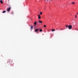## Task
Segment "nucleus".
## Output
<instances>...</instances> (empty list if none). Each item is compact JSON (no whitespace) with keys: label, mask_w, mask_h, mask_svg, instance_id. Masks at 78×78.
<instances>
[{"label":"nucleus","mask_w":78,"mask_h":78,"mask_svg":"<svg viewBox=\"0 0 78 78\" xmlns=\"http://www.w3.org/2000/svg\"><path fill=\"white\" fill-rule=\"evenodd\" d=\"M72 25H70L68 26V29H69V30H72Z\"/></svg>","instance_id":"obj_1"},{"label":"nucleus","mask_w":78,"mask_h":78,"mask_svg":"<svg viewBox=\"0 0 78 78\" xmlns=\"http://www.w3.org/2000/svg\"><path fill=\"white\" fill-rule=\"evenodd\" d=\"M11 9V7H10L8 8L7 9V11H8V12H9V11H10V9Z\"/></svg>","instance_id":"obj_2"},{"label":"nucleus","mask_w":78,"mask_h":78,"mask_svg":"<svg viewBox=\"0 0 78 78\" xmlns=\"http://www.w3.org/2000/svg\"><path fill=\"white\" fill-rule=\"evenodd\" d=\"M38 19H40L41 18V17L40 16V15H38Z\"/></svg>","instance_id":"obj_3"},{"label":"nucleus","mask_w":78,"mask_h":78,"mask_svg":"<svg viewBox=\"0 0 78 78\" xmlns=\"http://www.w3.org/2000/svg\"><path fill=\"white\" fill-rule=\"evenodd\" d=\"M39 30V29H36L35 30V32H37V31H38Z\"/></svg>","instance_id":"obj_4"},{"label":"nucleus","mask_w":78,"mask_h":78,"mask_svg":"<svg viewBox=\"0 0 78 78\" xmlns=\"http://www.w3.org/2000/svg\"><path fill=\"white\" fill-rule=\"evenodd\" d=\"M30 27L31 30H32L33 29V27L32 26H30Z\"/></svg>","instance_id":"obj_5"},{"label":"nucleus","mask_w":78,"mask_h":78,"mask_svg":"<svg viewBox=\"0 0 78 78\" xmlns=\"http://www.w3.org/2000/svg\"><path fill=\"white\" fill-rule=\"evenodd\" d=\"M0 3H1L2 4V3H3V1L2 0H0Z\"/></svg>","instance_id":"obj_6"},{"label":"nucleus","mask_w":78,"mask_h":78,"mask_svg":"<svg viewBox=\"0 0 78 78\" xmlns=\"http://www.w3.org/2000/svg\"><path fill=\"white\" fill-rule=\"evenodd\" d=\"M34 23V25H36V23H37L36 22V21Z\"/></svg>","instance_id":"obj_7"},{"label":"nucleus","mask_w":78,"mask_h":78,"mask_svg":"<svg viewBox=\"0 0 78 78\" xmlns=\"http://www.w3.org/2000/svg\"><path fill=\"white\" fill-rule=\"evenodd\" d=\"M38 22L39 23H42V21H39Z\"/></svg>","instance_id":"obj_8"},{"label":"nucleus","mask_w":78,"mask_h":78,"mask_svg":"<svg viewBox=\"0 0 78 78\" xmlns=\"http://www.w3.org/2000/svg\"><path fill=\"white\" fill-rule=\"evenodd\" d=\"M55 29H52L51 30V31L53 32V31H55Z\"/></svg>","instance_id":"obj_9"},{"label":"nucleus","mask_w":78,"mask_h":78,"mask_svg":"<svg viewBox=\"0 0 78 78\" xmlns=\"http://www.w3.org/2000/svg\"><path fill=\"white\" fill-rule=\"evenodd\" d=\"M39 31H40V32H42V29H40L39 30Z\"/></svg>","instance_id":"obj_10"},{"label":"nucleus","mask_w":78,"mask_h":78,"mask_svg":"<svg viewBox=\"0 0 78 78\" xmlns=\"http://www.w3.org/2000/svg\"><path fill=\"white\" fill-rule=\"evenodd\" d=\"M9 62H12V60H9Z\"/></svg>","instance_id":"obj_11"},{"label":"nucleus","mask_w":78,"mask_h":78,"mask_svg":"<svg viewBox=\"0 0 78 78\" xmlns=\"http://www.w3.org/2000/svg\"><path fill=\"white\" fill-rule=\"evenodd\" d=\"M6 12V11H4L2 12V13H5Z\"/></svg>","instance_id":"obj_12"},{"label":"nucleus","mask_w":78,"mask_h":78,"mask_svg":"<svg viewBox=\"0 0 78 78\" xmlns=\"http://www.w3.org/2000/svg\"><path fill=\"white\" fill-rule=\"evenodd\" d=\"M72 4H73V5H74V4H75V2H73L72 3Z\"/></svg>","instance_id":"obj_13"},{"label":"nucleus","mask_w":78,"mask_h":78,"mask_svg":"<svg viewBox=\"0 0 78 78\" xmlns=\"http://www.w3.org/2000/svg\"><path fill=\"white\" fill-rule=\"evenodd\" d=\"M42 12H40V15H42Z\"/></svg>","instance_id":"obj_14"},{"label":"nucleus","mask_w":78,"mask_h":78,"mask_svg":"<svg viewBox=\"0 0 78 78\" xmlns=\"http://www.w3.org/2000/svg\"><path fill=\"white\" fill-rule=\"evenodd\" d=\"M77 17V16H76V15L75 16V18H76Z\"/></svg>","instance_id":"obj_15"},{"label":"nucleus","mask_w":78,"mask_h":78,"mask_svg":"<svg viewBox=\"0 0 78 78\" xmlns=\"http://www.w3.org/2000/svg\"><path fill=\"white\" fill-rule=\"evenodd\" d=\"M44 1H47V2H48V0H44Z\"/></svg>","instance_id":"obj_16"},{"label":"nucleus","mask_w":78,"mask_h":78,"mask_svg":"<svg viewBox=\"0 0 78 78\" xmlns=\"http://www.w3.org/2000/svg\"><path fill=\"white\" fill-rule=\"evenodd\" d=\"M66 27H68V28H69V26H68V25H67V26Z\"/></svg>","instance_id":"obj_17"},{"label":"nucleus","mask_w":78,"mask_h":78,"mask_svg":"<svg viewBox=\"0 0 78 78\" xmlns=\"http://www.w3.org/2000/svg\"><path fill=\"white\" fill-rule=\"evenodd\" d=\"M44 27H46V25H44Z\"/></svg>","instance_id":"obj_18"},{"label":"nucleus","mask_w":78,"mask_h":78,"mask_svg":"<svg viewBox=\"0 0 78 78\" xmlns=\"http://www.w3.org/2000/svg\"><path fill=\"white\" fill-rule=\"evenodd\" d=\"M12 14H13V12H12Z\"/></svg>","instance_id":"obj_19"},{"label":"nucleus","mask_w":78,"mask_h":78,"mask_svg":"<svg viewBox=\"0 0 78 78\" xmlns=\"http://www.w3.org/2000/svg\"><path fill=\"white\" fill-rule=\"evenodd\" d=\"M77 15H78V13H77Z\"/></svg>","instance_id":"obj_20"},{"label":"nucleus","mask_w":78,"mask_h":78,"mask_svg":"<svg viewBox=\"0 0 78 78\" xmlns=\"http://www.w3.org/2000/svg\"><path fill=\"white\" fill-rule=\"evenodd\" d=\"M51 0V1H52V0Z\"/></svg>","instance_id":"obj_21"},{"label":"nucleus","mask_w":78,"mask_h":78,"mask_svg":"<svg viewBox=\"0 0 78 78\" xmlns=\"http://www.w3.org/2000/svg\"><path fill=\"white\" fill-rule=\"evenodd\" d=\"M65 26H66V25H65Z\"/></svg>","instance_id":"obj_22"}]
</instances>
